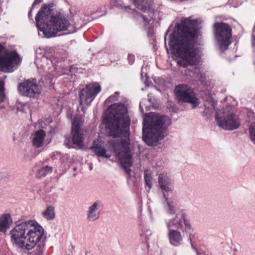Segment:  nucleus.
I'll use <instances>...</instances> for the list:
<instances>
[{
    "mask_svg": "<svg viewBox=\"0 0 255 255\" xmlns=\"http://www.w3.org/2000/svg\"><path fill=\"white\" fill-rule=\"evenodd\" d=\"M197 24L196 19L185 18L170 35L169 46L177 58L178 65L183 68L199 62V50L196 45L198 36Z\"/></svg>",
    "mask_w": 255,
    "mask_h": 255,
    "instance_id": "obj_1",
    "label": "nucleus"
},
{
    "mask_svg": "<svg viewBox=\"0 0 255 255\" xmlns=\"http://www.w3.org/2000/svg\"><path fill=\"white\" fill-rule=\"evenodd\" d=\"M35 20L43 37L48 38L55 36L60 31L73 33L83 25L79 15L69 16L68 13L58 9L54 3L44 4L36 15Z\"/></svg>",
    "mask_w": 255,
    "mask_h": 255,
    "instance_id": "obj_2",
    "label": "nucleus"
},
{
    "mask_svg": "<svg viewBox=\"0 0 255 255\" xmlns=\"http://www.w3.org/2000/svg\"><path fill=\"white\" fill-rule=\"evenodd\" d=\"M44 233L42 227L32 221L17 224L10 231L11 242L16 248L29 251L35 248L31 255H43L45 247L39 243Z\"/></svg>",
    "mask_w": 255,
    "mask_h": 255,
    "instance_id": "obj_3",
    "label": "nucleus"
},
{
    "mask_svg": "<svg viewBox=\"0 0 255 255\" xmlns=\"http://www.w3.org/2000/svg\"><path fill=\"white\" fill-rule=\"evenodd\" d=\"M107 112L104 121L108 135L113 137L124 135L127 137L130 122L127 108L124 104L115 103L108 108Z\"/></svg>",
    "mask_w": 255,
    "mask_h": 255,
    "instance_id": "obj_4",
    "label": "nucleus"
},
{
    "mask_svg": "<svg viewBox=\"0 0 255 255\" xmlns=\"http://www.w3.org/2000/svg\"><path fill=\"white\" fill-rule=\"evenodd\" d=\"M145 120L148 127L143 125L142 139L149 146H156L166 135L170 120L167 116L152 114L146 117Z\"/></svg>",
    "mask_w": 255,
    "mask_h": 255,
    "instance_id": "obj_5",
    "label": "nucleus"
},
{
    "mask_svg": "<svg viewBox=\"0 0 255 255\" xmlns=\"http://www.w3.org/2000/svg\"><path fill=\"white\" fill-rule=\"evenodd\" d=\"M108 143L110 145V150L116 154V156L120 159L125 172L129 173L132 160L129 153L128 139L126 138L121 142L118 140L114 139L108 141Z\"/></svg>",
    "mask_w": 255,
    "mask_h": 255,
    "instance_id": "obj_6",
    "label": "nucleus"
},
{
    "mask_svg": "<svg viewBox=\"0 0 255 255\" xmlns=\"http://www.w3.org/2000/svg\"><path fill=\"white\" fill-rule=\"evenodd\" d=\"M114 1V5L116 7L124 9L125 11L133 14V17L138 21H142L144 23L145 26L146 23L151 20L153 16V11L150 8L151 0H133V4L139 9H140L146 14L139 15L137 16L135 10L133 8H130L128 6H125L123 2L121 0H113Z\"/></svg>",
    "mask_w": 255,
    "mask_h": 255,
    "instance_id": "obj_7",
    "label": "nucleus"
},
{
    "mask_svg": "<svg viewBox=\"0 0 255 255\" xmlns=\"http://www.w3.org/2000/svg\"><path fill=\"white\" fill-rule=\"evenodd\" d=\"M168 230H180L183 234H191L193 228L187 214L183 211L178 212L166 222Z\"/></svg>",
    "mask_w": 255,
    "mask_h": 255,
    "instance_id": "obj_8",
    "label": "nucleus"
},
{
    "mask_svg": "<svg viewBox=\"0 0 255 255\" xmlns=\"http://www.w3.org/2000/svg\"><path fill=\"white\" fill-rule=\"evenodd\" d=\"M18 53L8 51L0 43V70L5 72H12L13 68L20 62Z\"/></svg>",
    "mask_w": 255,
    "mask_h": 255,
    "instance_id": "obj_9",
    "label": "nucleus"
},
{
    "mask_svg": "<svg viewBox=\"0 0 255 255\" xmlns=\"http://www.w3.org/2000/svg\"><path fill=\"white\" fill-rule=\"evenodd\" d=\"M214 33L216 39L218 42L222 51L228 49L231 44L230 40L231 37L232 28L227 23L216 22L214 24Z\"/></svg>",
    "mask_w": 255,
    "mask_h": 255,
    "instance_id": "obj_10",
    "label": "nucleus"
},
{
    "mask_svg": "<svg viewBox=\"0 0 255 255\" xmlns=\"http://www.w3.org/2000/svg\"><path fill=\"white\" fill-rule=\"evenodd\" d=\"M174 92L176 97L179 102L190 103L194 107L198 106V100L195 97L192 89L188 85H178L175 87Z\"/></svg>",
    "mask_w": 255,
    "mask_h": 255,
    "instance_id": "obj_11",
    "label": "nucleus"
},
{
    "mask_svg": "<svg viewBox=\"0 0 255 255\" xmlns=\"http://www.w3.org/2000/svg\"><path fill=\"white\" fill-rule=\"evenodd\" d=\"M18 90L21 95L33 99L37 98L41 92L35 79L24 80L18 85Z\"/></svg>",
    "mask_w": 255,
    "mask_h": 255,
    "instance_id": "obj_12",
    "label": "nucleus"
},
{
    "mask_svg": "<svg viewBox=\"0 0 255 255\" xmlns=\"http://www.w3.org/2000/svg\"><path fill=\"white\" fill-rule=\"evenodd\" d=\"M101 90V86L98 83L87 85L79 93L80 105L89 106Z\"/></svg>",
    "mask_w": 255,
    "mask_h": 255,
    "instance_id": "obj_13",
    "label": "nucleus"
},
{
    "mask_svg": "<svg viewBox=\"0 0 255 255\" xmlns=\"http://www.w3.org/2000/svg\"><path fill=\"white\" fill-rule=\"evenodd\" d=\"M215 119L218 125L226 130H235L238 128L240 126V121L238 116L234 113L227 115L223 119L219 117L218 113L216 111Z\"/></svg>",
    "mask_w": 255,
    "mask_h": 255,
    "instance_id": "obj_14",
    "label": "nucleus"
},
{
    "mask_svg": "<svg viewBox=\"0 0 255 255\" xmlns=\"http://www.w3.org/2000/svg\"><path fill=\"white\" fill-rule=\"evenodd\" d=\"M81 123L79 120L75 119L72 124V141L79 148L83 146V134L81 132Z\"/></svg>",
    "mask_w": 255,
    "mask_h": 255,
    "instance_id": "obj_15",
    "label": "nucleus"
},
{
    "mask_svg": "<svg viewBox=\"0 0 255 255\" xmlns=\"http://www.w3.org/2000/svg\"><path fill=\"white\" fill-rule=\"evenodd\" d=\"M168 236L171 245L178 246L182 244L183 238L179 230H168Z\"/></svg>",
    "mask_w": 255,
    "mask_h": 255,
    "instance_id": "obj_16",
    "label": "nucleus"
},
{
    "mask_svg": "<svg viewBox=\"0 0 255 255\" xmlns=\"http://www.w3.org/2000/svg\"><path fill=\"white\" fill-rule=\"evenodd\" d=\"M100 204L99 201H96L89 207L87 212V218L89 221H95L99 218L98 210Z\"/></svg>",
    "mask_w": 255,
    "mask_h": 255,
    "instance_id": "obj_17",
    "label": "nucleus"
},
{
    "mask_svg": "<svg viewBox=\"0 0 255 255\" xmlns=\"http://www.w3.org/2000/svg\"><path fill=\"white\" fill-rule=\"evenodd\" d=\"M45 136L46 133L44 130L39 129L36 131L32 135V145L36 148L42 147L44 144Z\"/></svg>",
    "mask_w": 255,
    "mask_h": 255,
    "instance_id": "obj_18",
    "label": "nucleus"
},
{
    "mask_svg": "<svg viewBox=\"0 0 255 255\" xmlns=\"http://www.w3.org/2000/svg\"><path fill=\"white\" fill-rule=\"evenodd\" d=\"M158 183L162 190L166 192L172 191V187L170 179L167 174L161 173L159 175Z\"/></svg>",
    "mask_w": 255,
    "mask_h": 255,
    "instance_id": "obj_19",
    "label": "nucleus"
},
{
    "mask_svg": "<svg viewBox=\"0 0 255 255\" xmlns=\"http://www.w3.org/2000/svg\"><path fill=\"white\" fill-rule=\"evenodd\" d=\"M12 223L10 213H4L0 216V232L5 233Z\"/></svg>",
    "mask_w": 255,
    "mask_h": 255,
    "instance_id": "obj_20",
    "label": "nucleus"
},
{
    "mask_svg": "<svg viewBox=\"0 0 255 255\" xmlns=\"http://www.w3.org/2000/svg\"><path fill=\"white\" fill-rule=\"evenodd\" d=\"M90 149L98 156L109 158L111 156L110 154H107L105 148L96 141L94 142L93 145Z\"/></svg>",
    "mask_w": 255,
    "mask_h": 255,
    "instance_id": "obj_21",
    "label": "nucleus"
},
{
    "mask_svg": "<svg viewBox=\"0 0 255 255\" xmlns=\"http://www.w3.org/2000/svg\"><path fill=\"white\" fill-rule=\"evenodd\" d=\"M52 171V167L48 165L44 166L36 170L35 176L37 178H41L50 174Z\"/></svg>",
    "mask_w": 255,
    "mask_h": 255,
    "instance_id": "obj_22",
    "label": "nucleus"
},
{
    "mask_svg": "<svg viewBox=\"0 0 255 255\" xmlns=\"http://www.w3.org/2000/svg\"><path fill=\"white\" fill-rule=\"evenodd\" d=\"M43 217L47 220H52L55 217L54 209L52 207L49 206L46 210L42 212Z\"/></svg>",
    "mask_w": 255,
    "mask_h": 255,
    "instance_id": "obj_23",
    "label": "nucleus"
},
{
    "mask_svg": "<svg viewBox=\"0 0 255 255\" xmlns=\"http://www.w3.org/2000/svg\"><path fill=\"white\" fill-rule=\"evenodd\" d=\"M7 101V98L5 94L4 83L0 81V103H4Z\"/></svg>",
    "mask_w": 255,
    "mask_h": 255,
    "instance_id": "obj_24",
    "label": "nucleus"
},
{
    "mask_svg": "<svg viewBox=\"0 0 255 255\" xmlns=\"http://www.w3.org/2000/svg\"><path fill=\"white\" fill-rule=\"evenodd\" d=\"M41 64H37L38 67H41L44 71L48 73L49 67L48 66V65H49L50 63L51 65L52 62L50 60H48L47 58L43 57L41 59Z\"/></svg>",
    "mask_w": 255,
    "mask_h": 255,
    "instance_id": "obj_25",
    "label": "nucleus"
},
{
    "mask_svg": "<svg viewBox=\"0 0 255 255\" xmlns=\"http://www.w3.org/2000/svg\"><path fill=\"white\" fill-rule=\"evenodd\" d=\"M17 112H21L22 113H26V108L28 109L29 106L27 103H22L20 101H17L15 104Z\"/></svg>",
    "mask_w": 255,
    "mask_h": 255,
    "instance_id": "obj_26",
    "label": "nucleus"
},
{
    "mask_svg": "<svg viewBox=\"0 0 255 255\" xmlns=\"http://www.w3.org/2000/svg\"><path fill=\"white\" fill-rule=\"evenodd\" d=\"M151 235V232L150 230L144 229L142 231L140 234V236L142 237L143 241L146 242L148 244L149 236Z\"/></svg>",
    "mask_w": 255,
    "mask_h": 255,
    "instance_id": "obj_27",
    "label": "nucleus"
},
{
    "mask_svg": "<svg viewBox=\"0 0 255 255\" xmlns=\"http://www.w3.org/2000/svg\"><path fill=\"white\" fill-rule=\"evenodd\" d=\"M250 138L251 141L255 144V124H252L249 127Z\"/></svg>",
    "mask_w": 255,
    "mask_h": 255,
    "instance_id": "obj_28",
    "label": "nucleus"
},
{
    "mask_svg": "<svg viewBox=\"0 0 255 255\" xmlns=\"http://www.w3.org/2000/svg\"><path fill=\"white\" fill-rule=\"evenodd\" d=\"M144 180L146 185L149 188H151L152 186V176L147 173L144 174Z\"/></svg>",
    "mask_w": 255,
    "mask_h": 255,
    "instance_id": "obj_29",
    "label": "nucleus"
},
{
    "mask_svg": "<svg viewBox=\"0 0 255 255\" xmlns=\"http://www.w3.org/2000/svg\"><path fill=\"white\" fill-rule=\"evenodd\" d=\"M167 204L168 206V213L169 214H173L175 213V207L173 205V202L171 201H167Z\"/></svg>",
    "mask_w": 255,
    "mask_h": 255,
    "instance_id": "obj_30",
    "label": "nucleus"
},
{
    "mask_svg": "<svg viewBox=\"0 0 255 255\" xmlns=\"http://www.w3.org/2000/svg\"><path fill=\"white\" fill-rule=\"evenodd\" d=\"M134 56L133 55L131 54H128V60L129 61V62L130 64H132L134 62Z\"/></svg>",
    "mask_w": 255,
    "mask_h": 255,
    "instance_id": "obj_31",
    "label": "nucleus"
},
{
    "mask_svg": "<svg viewBox=\"0 0 255 255\" xmlns=\"http://www.w3.org/2000/svg\"><path fill=\"white\" fill-rule=\"evenodd\" d=\"M43 0H35L32 5V8H33L35 5L40 3Z\"/></svg>",
    "mask_w": 255,
    "mask_h": 255,
    "instance_id": "obj_32",
    "label": "nucleus"
},
{
    "mask_svg": "<svg viewBox=\"0 0 255 255\" xmlns=\"http://www.w3.org/2000/svg\"><path fill=\"white\" fill-rule=\"evenodd\" d=\"M197 255H205V252H199V251H197Z\"/></svg>",
    "mask_w": 255,
    "mask_h": 255,
    "instance_id": "obj_33",
    "label": "nucleus"
},
{
    "mask_svg": "<svg viewBox=\"0 0 255 255\" xmlns=\"http://www.w3.org/2000/svg\"><path fill=\"white\" fill-rule=\"evenodd\" d=\"M4 177V174L2 172H0V180L2 179Z\"/></svg>",
    "mask_w": 255,
    "mask_h": 255,
    "instance_id": "obj_34",
    "label": "nucleus"
},
{
    "mask_svg": "<svg viewBox=\"0 0 255 255\" xmlns=\"http://www.w3.org/2000/svg\"><path fill=\"white\" fill-rule=\"evenodd\" d=\"M5 108V106L4 105H0V110L4 109Z\"/></svg>",
    "mask_w": 255,
    "mask_h": 255,
    "instance_id": "obj_35",
    "label": "nucleus"
},
{
    "mask_svg": "<svg viewBox=\"0 0 255 255\" xmlns=\"http://www.w3.org/2000/svg\"><path fill=\"white\" fill-rule=\"evenodd\" d=\"M28 16L29 17H32V14H31V10L28 13Z\"/></svg>",
    "mask_w": 255,
    "mask_h": 255,
    "instance_id": "obj_36",
    "label": "nucleus"
},
{
    "mask_svg": "<svg viewBox=\"0 0 255 255\" xmlns=\"http://www.w3.org/2000/svg\"><path fill=\"white\" fill-rule=\"evenodd\" d=\"M193 249L195 251H196V253H197V251H197V249H196V248H195V247H193Z\"/></svg>",
    "mask_w": 255,
    "mask_h": 255,
    "instance_id": "obj_37",
    "label": "nucleus"
},
{
    "mask_svg": "<svg viewBox=\"0 0 255 255\" xmlns=\"http://www.w3.org/2000/svg\"><path fill=\"white\" fill-rule=\"evenodd\" d=\"M165 199H166V200L167 201H167H168L167 200V199H166V197H165Z\"/></svg>",
    "mask_w": 255,
    "mask_h": 255,
    "instance_id": "obj_38",
    "label": "nucleus"
}]
</instances>
